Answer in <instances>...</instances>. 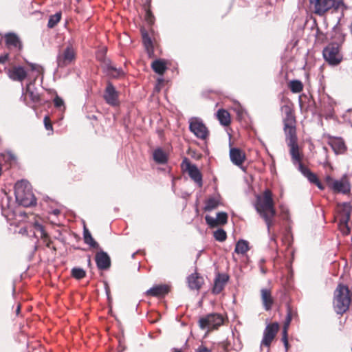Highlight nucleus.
<instances>
[{"mask_svg": "<svg viewBox=\"0 0 352 352\" xmlns=\"http://www.w3.org/2000/svg\"><path fill=\"white\" fill-rule=\"evenodd\" d=\"M282 111L285 113L283 118L284 132L287 144L289 148V154L292 162L294 165H303L302 162L303 153L298 144V137L296 133V118L294 109L292 103L283 105L281 107Z\"/></svg>", "mask_w": 352, "mask_h": 352, "instance_id": "nucleus-1", "label": "nucleus"}, {"mask_svg": "<svg viewBox=\"0 0 352 352\" xmlns=\"http://www.w3.org/2000/svg\"><path fill=\"white\" fill-rule=\"evenodd\" d=\"M310 9L316 15L324 16L327 13H336L347 9L343 0H309Z\"/></svg>", "mask_w": 352, "mask_h": 352, "instance_id": "nucleus-2", "label": "nucleus"}, {"mask_svg": "<svg viewBox=\"0 0 352 352\" xmlns=\"http://www.w3.org/2000/svg\"><path fill=\"white\" fill-rule=\"evenodd\" d=\"M14 194L16 201L21 206L29 207L36 204V199L28 181L17 182L14 186Z\"/></svg>", "mask_w": 352, "mask_h": 352, "instance_id": "nucleus-3", "label": "nucleus"}, {"mask_svg": "<svg viewBox=\"0 0 352 352\" xmlns=\"http://www.w3.org/2000/svg\"><path fill=\"white\" fill-rule=\"evenodd\" d=\"M351 302V294L349 287L340 284L335 291L333 300L334 309L337 314H343L349 308Z\"/></svg>", "mask_w": 352, "mask_h": 352, "instance_id": "nucleus-4", "label": "nucleus"}, {"mask_svg": "<svg viewBox=\"0 0 352 352\" xmlns=\"http://www.w3.org/2000/svg\"><path fill=\"white\" fill-rule=\"evenodd\" d=\"M254 206L260 216L276 212L275 203L272 191L266 189L261 195L256 196Z\"/></svg>", "mask_w": 352, "mask_h": 352, "instance_id": "nucleus-5", "label": "nucleus"}, {"mask_svg": "<svg viewBox=\"0 0 352 352\" xmlns=\"http://www.w3.org/2000/svg\"><path fill=\"white\" fill-rule=\"evenodd\" d=\"M325 182L334 193H342L347 195L351 194V184L346 175L342 176L340 179H334L331 176L327 175L325 177Z\"/></svg>", "mask_w": 352, "mask_h": 352, "instance_id": "nucleus-6", "label": "nucleus"}, {"mask_svg": "<svg viewBox=\"0 0 352 352\" xmlns=\"http://www.w3.org/2000/svg\"><path fill=\"white\" fill-rule=\"evenodd\" d=\"M322 56L325 61L332 66L339 65L342 60L340 46L335 42L329 43L324 48Z\"/></svg>", "mask_w": 352, "mask_h": 352, "instance_id": "nucleus-7", "label": "nucleus"}, {"mask_svg": "<svg viewBox=\"0 0 352 352\" xmlns=\"http://www.w3.org/2000/svg\"><path fill=\"white\" fill-rule=\"evenodd\" d=\"M224 320L225 318L221 314L212 313L200 318L198 324L201 329H208V330H214L218 329L219 327L223 325Z\"/></svg>", "mask_w": 352, "mask_h": 352, "instance_id": "nucleus-8", "label": "nucleus"}, {"mask_svg": "<svg viewBox=\"0 0 352 352\" xmlns=\"http://www.w3.org/2000/svg\"><path fill=\"white\" fill-rule=\"evenodd\" d=\"M181 167L183 171L187 172L189 177L199 187L203 186V176L200 170L198 169L195 164H193L190 161L185 157L181 164Z\"/></svg>", "mask_w": 352, "mask_h": 352, "instance_id": "nucleus-9", "label": "nucleus"}, {"mask_svg": "<svg viewBox=\"0 0 352 352\" xmlns=\"http://www.w3.org/2000/svg\"><path fill=\"white\" fill-rule=\"evenodd\" d=\"M76 59V51L72 45H67L57 56V65L59 67H65L72 64Z\"/></svg>", "mask_w": 352, "mask_h": 352, "instance_id": "nucleus-10", "label": "nucleus"}, {"mask_svg": "<svg viewBox=\"0 0 352 352\" xmlns=\"http://www.w3.org/2000/svg\"><path fill=\"white\" fill-rule=\"evenodd\" d=\"M189 122V129L197 138L201 140L207 138L209 131L200 119L192 118Z\"/></svg>", "mask_w": 352, "mask_h": 352, "instance_id": "nucleus-11", "label": "nucleus"}, {"mask_svg": "<svg viewBox=\"0 0 352 352\" xmlns=\"http://www.w3.org/2000/svg\"><path fill=\"white\" fill-rule=\"evenodd\" d=\"M279 329L280 325L277 322L268 324L263 331V336L261 343V346L270 347Z\"/></svg>", "mask_w": 352, "mask_h": 352, "instance_id": "nucleus-12", "label": "nucleus"}, {"mask_svg": "<svg viewBox=\"0 0 352 352\" xmlns=\"http://www.w3.org/2000/svg\"><path fill=\"white\" fill-rule=\"evenodd\" d=\"M338 210L339 213V221L346 228L345 233L350 232V228L348 222L350 219L352 208L349 203H341L338 204Z\"/></svg>", "mask_w": 352, "mask_h": 352, "instance_id": "nucleus-13", "label": "nucleus"}, {"mask_svg": "<svg viewBox=\"0 0 352 352\" xmlns=\"http://www.w3.org/2000/svg\"><path fill=\"white\" fill-rule=\"evenodd\" d=\"M103 98L108 104L112 107H117L120 104L119 93L109 81L107 82L104 89Z\"/></svg>", "mask_w": 352, "mask_h": 352, "instance_id": "nucleus-14", "label": "nucleus"}, {"mask_svg": "<svg viewBox=\"0 0 352 352\" xmlns=\"http://www.w3.org/2000/svg\"><path fill=\"white\" fill-rule=\"evenodd\" d=\"M8 76L13 81L23 82L28 76V72L22 66L14 65L6 70Z\"/></svg>", "mask_w": 352, "mask_h": 352, "instance_id": "nucleus-15", "label": "nucleus"}, {"mask_svg": "<svg viewBox=\"0 0 352 352\" xmlns=\"http://www.w3.org/2000/svg\"><path fill=\"white\" fill-rule=\"evenodd\" d=\"M328 144L331 146L336 154H344L347 147L342 138L328 135Z\"/></svg>", "mask_w": 352, "mask_h": 352, "instance_id": "nucleus-16", "label": "nucleus"}, {"mask_svg": "<svg viewBox=\"0 0 352 352\" xmlns=\"http://www.w3.org/2000/svg\"><path fill=\"white\" fill-rule=\"evenodd\" d=\"M170 286L166 284L156 285L145 292V296L155 298H163L169 293Z\"/></svg>", "mask_w": 352, "mask_h": 352, "instance_id": "nucleus-17", "label": "nucleus"}, {"mask_svg": "<svg viewBox=\"0 0 352 352\" xmlns=\"http://www.w3.org/2000/svg\"><path fill=\"white\" fill-rule=\"evenodd\" d=\"M229 280V276L226 274L218 273L214 280L212 292L214 294H220Z\"/></svg>", "mask_w": 352, "mask_h": 352, "instance_id": "nucleus-18", "label": "nucleus"}, {"mask_svg": "<svg viewBox=\"0 0 352 352\" xmlns=\"http://www.w3.org/2000/svg\"><path fill=\"white\" fill-rule=\"evenodd\" d=\"M6 45L8 48H14L19 52H20L23 49V44L19 38V37L15 34L12 32L7 33L4 36Z\"/></svg>", "mask_w": 352, "mask_h": 352, "instance_id": "nucleus-19", "label": "nucleus"}, {"mask_svg": "<svg viewBox=\"0 0 352 352\" xmlns=\"http://www.w3.org/2000/svg\"><path fill=\"white\" fill-rule=\"evenodd\" d=\"M228 214L225 212H220L217 214V219L206 215L205 220L208 226L211 228L217 227L219 225H225L228 222Z\"/></svg>", "mask_w": 352, "mask_h": 352, "instance_id": "nucleus-20", "label": "nucleus"}, {"mask_svg": "<svg viewBox=\"0 0 352 352\" xmlns=\"http://www.w3.org/2000/svg\"><path fill=\"white\" fill-rule=\"evenodd\" d=\"M261 299L265 310H271L274 304V298L272 296V289L270 288L261 289Z\"/></svg>", "mask_w": 352, "mask_h": 352, "instance_id": "nucleus-21", "label": "nucleus"}, {"mask_svg": "<svg viewBox=\"0 0 352 352\" xmlns=\"http://www.w3.org/2000/svg\"><path fill=\"white\" fill-rule=\"evenodd\" d=\"M141 35L144 46L146 49L148 57L153 58L155 56L153 49L154 46L151 36L149 35L148 31L144 28H141Z\"/></svg>", "mask_w": 352, "mask_h": 352, "instance_id": "nucleus-22", "label": "nucleus"}, {"mask_svg": "<svg viewBox=\"0 0 352 352\" xmlns=\"http://www.w3.org/2000/svg\"><path fill=\"white\" fill-rule=\"evenodd\" d=\"M95 260L99 270H107L111 266V258L107 253L104 251L97 252Z\"/></svg>", "mask_w": 352, "mask_h": 352, "instance_id": "nucleus-23", "label": "nucleus"}, {"mask_svg": "<svg viewBox=\"0 0 352 352\" xmlns=\"http://www.w3.org/2000/svg\"><path fill=\"white\" fill-rule=\"evenodd\" d=\"M298 170L311 184H315L319 189L323 190L324 188L317 175L314 173L311 172L307 166L305 165H300Z\"/></svg>", "mask_w": 352, "mask_h": 352, "instance_id": "nucleus-24", "label": "nucleus"}, {"mask_svg": "<svg viewBox=\"0 0 352 352\" xmlns=\"http://www.w3.org/2000/svg\"><path fill=\"white\" fill-rule=\"evenodd\" d=\"M231 162L236 166H241L246 160L245 153L240 148H231L230 150Z\"/></svg>", "mask_w": 352, "mask_h": 352, "instance_id": "nucleus-25", "label": "nucleus"}, {"mask_svg": "<svg viewBox=\"0 0 352 352\" xmlns=\"http://www.w3.org/2000/svg\"><path fill=\"white\" fill-rule=\"evenodd\" d=\"M34 228L35 230L40 233V237L43 241V243L45 244L46 247L48 248H52L54 252L56 251V248L54 246H52V241L51 240L50 236L45 230L44 227L38 222H35L34 223Z\"/></svg>", "mask_w": 352, "mask_h": 352, "instance_id": "nucleus-26", "label": "nucleus"}, {"mask_svg": "<svg viewBox=\"0 0 352 352\" xmlns=\"http://www.w3.org/2000/svg\"><path fill=\"white\" fill-rule=\"evenodd\" d=\"M187 279L188 287L193 290H199L204 283V278L197 272L191 274Z\"/></svg>", "mask_w": 352, "mask_h": 352, "instance_id": "nucleus-27", "label": "nucleus"}, {"mask_svg": "<svg viewBox=\"0 0 352 352\" xmlns=\"http://www.w3.org/2000/svg\"><path fill=\"white\" fill-rule=\"evenodd\" d=\"M104 67L107 75L112 78H118L124 75L123 70L121 68H117L112 65L110 60L104 61Z\"/></svg>", "mask_w": 352, "mask_h": 352, "instance_id": "nucleus-28", "label": "nucleus"}, {"mask_svg": "<svg viewBox=\"0 0 352 352\" xmlns=\"http://www.w3.org/2000/svg\"><path fill=\"white\" fill-rule=\"evenodd\" d=\"M11 201L12 198L8 196L7 193H5L4 196L1 199L2 214L6 218H9L12 212L10 208Z\"/></svg>", "mask_w": 352, "mask_h": 352, "instance_id": "nucleus-29", "label": "nucleus"}, {"mask_svg": "<svg viewBox=\"0 0 352 352\" xmlns=\"http://www.w3.org/2000/svg\"><path fill=\"white\" fill-rule=\"evenodd\" d=\"M152 69L159 75H163L167 69V61L164 59H156L151 65Z\"/></svg>", "mask_w": 352, "mask_h": 352, "instance_id": "nucleus-30", "label": "nucleus"}, {"mask_svg": "<svg viewBox=\"0 0 352 352\" xmlns=\"http://www.w3.org/2000/svg\"><path fill=\"white\" fill-rule=\"evenodd\" d=\"M217 117L221 124L223 126H228L231 122V118L230 113L223 109H219L217 113Z\"/></svg>", "mask_w": 352, "mask_h": 352, "instance_id": "nucleus-31", "label": "nucleus"}, {"mask_svg": "<svg viewBox=\"0 0 352 352\" xmlns=\"http://www.w3.org/2000/svg\"><path fill=\"white\" fill-rule=\"evenodd\" d=\"M154 161L160 164H164L168 161V155L161 148H156L153 153Z\"/></svg>", "mask_w": 352, "mask_h": 352, "instance_id": "nucleus-32", "label": "nucleus"}, {"mask_svg": "<svg viewBox=\"0 0 352 352\" xmlns=\"http://www.w3.org/2000/svg\"><path fill=\"white\" fill-rule=\"evenodd\" d=\"M287 316L284 324L290 325L292 320H298L296 309L294 308L290 303H287Z\"/></svg>", "mask_w": 352, "mask_h": 352, "instance_id": "nucleus-33", "label": "nucleus"}, {"mask_svg": "<svg viewBox=\"0 0 352 352\" xmlns=\"http://www.w3.org/2000/svg\"><path fill=\"white\" fill-rule=\"evenodd\" d=\"M31 85L32 83L27 85L25 94L30 98L33 103L38 104L41 101V96L38 92L31 89Z\"/></svg>", "mask_w": 352, "mask_h": 352, "instance_id": "nucleus-34", "label": "nucleus"}, {"mask_svg": "<svg viewBox=\"0 0 352 352\" xmlns=\"http://www.w3.org/2000/svg\"><path fill=\"white\" fill-rule=\"evenodd\" d=\"M220 205V198L217 197H209L205 202L204 210L210 212L216 209Z\"/></svg>", "mask_w": 352, "mask_h": 352, "instance_id": "nucleus-35", "label": "nucleus"}, {"mask_svg": "<svg viewBox=\"0 0 352 352\" xmlns=\"http://www.w3.org/2000/svg\"><path fill=\"white\" fill-rule=\"evenodd\" d=\"M83 237L84 241L86 244L89 245L90 247L95 249L99 248V244L94 239L86 226H84Z\"/></svg>", "mask_w": 352, "mask_h": 352, "instance_id": "nucleus-36", "label": "nucleus"}, {"mask_svg": "<svg viewBox=\"0 0 352 352\" xmlns=\"http://www.w3.org/2000/svg\"><path fill=\"white\" fill-rule=\"evenodd\" d=\"M144 9L145 11V21L149 25H152L155 22V16L151 10V0H149L146 5L144 6Z\"/></svg>", "mask_w": 352, "mask_h": 352, "instance_id": "nucleus-37", "label": "nucleus"}, {"mask_svg": "<svg viewBox=\"0 0 352 352\" xmlns=\"http://www.w3.org/2000/svg\"><path fill=\"white\" fill-rule=\"evenodd\" d=\"M288 87L291 91L294 94H298L303 90V84L300 80H293L289 82Z\"/></svg>", "mask_w": 352, "mask_h": 352, "instance_id": "nucleus-38", "label": "nucleus"}, {"mask_svg": "<svg viewBox=\"0 0 352 352\" xmlns=\"http://www.w3.org/2000/svg\"><path fill=\"white\" fill-rule=\"evenodd\" d=\"M249 250L248 243L244 240L239 241L235 246L234 252L237 254H244Z\"/></svg>", "mask_w": 352, "mask_h": 352, "instance_id": "nucleus-39", "label": "nucleus"}, {"mask_svg": "<svg viewBox=\"0 0 352 352\" xmlns=\"http://www.w3.org/2000/svg\"><path fill=\"white\" fill-rule=\"evenodd\" d=\"M276 214V212L272 214L270 213L260 216L265 222L269 232H270L272 227L274 226L275 223L274 217Z\"/></svg>", "mask_w": 352, "mask_h": 352, "instance_id": "nucleus-40", "label": "nucleus"}, {"mask_svg": "<svg viewBox=\"0 0 352 352\" xmlns=\"http://www.w3.org/2000/svg\"><path fill=\"white\" fill-rule=\"evenodd\" d=\"M61 17V12H58L56 14L51 15L47 23V27L49 28H54L60 22Z\"/></svg>", "mask_w": 352, "mask_h": 352, "instance_id": "nucleus-41", "label": "nucleus"}, {"mask_svg": "<svg viewBox=\"0 0 352 352\" xmlns=\"http://www.w3.org/2000/svg\"><path fill=\"white\" fill-rule=\"evenodd\" d=\"M71 275L74 278L80 280L85 277L86 272L82 268L74 267L71 271Z\"/></svg>", "mask_w": 352, "mask_h": 352, "instance_id": "nucleus-42", "label": "nucleus"}, {"mask_svg": "<svg viewBox=\"0 0 352 352\" xmlns=\"http://www.w3.org/2000/svg\"><path fill=\"white\" fill-rule=\"evenodd\" d=\"M214 239L220 242H223L226 241L227 238V234L226 232L221 228H219L214 232L213 233Z\"/></svg>", "mask_w": 352, "mask_h": 352, "instance_id": "nucleus-43", "label": "nucleus"}, {"mask_svg": "<svg viewBox=\"0 0 352 352\" xmlns=\"http://www.w3.org/2000/svg\"><path fill=\"white\" fill-rule=\"evenodd\" d=\"M54 104L56 108H60L61 107L65 108L63 100L57 95L54 99Z\"/></svg>", "mask_w": 352, "mask_h": 352, "instance_id": "nucleus-44", "label": "nucleus"}, {"mask_svg": "<svg viewBox=\"0 0 352 352\" xmlns=\"http://www.w3.org/2000/svg\"><path fill=\"white\" fill-rule=\"evenodd\" d=\"M44 124L47 130H52V124L49 116H45L44 118Z\"/></svg>", "mask_w": 352, "mask_h": 352, "instance_id": "nucleus-45", "label": "nucleus"}, {"mask_svg": "<svg viewBox=\"0 0 352 352\" xmlns=\"http://www.w3.org/2000/svg\"><path fill=\"white\" fill-rule=\"evenodd\" d=\"M197 352H212V349L204 346L200 345L197 349Z\"/></svg>", "mask_w": 352, "mask_h": 352, "instance_id": "nucleus-46", "label": "nucleus"}, {"mask_svg": "<svg viewBox=\"0 0 352 352\" xmlns=\"http://www.w3.org/2000/svg\"><path fill=\"white\" fill-rule=\"evenodd\" d=\"M9 54L6 53L3 55L0 56V64H4L9 60Z\"/></svg>", "mask_w": 352, "mask_h": 352, "instance_id": "nucleus-47", "label": "nucleus"}, {"mask_svg": "<svg viewBox=\"0 0 352 352\" xmlns=\"http://www.w3.org/2000/svg\"><path fill=\"white\" fill-rule=\"evenodd\" d=\"M289 325L283 324V336H285V338H288V329H289Z\"/></svg>", "mask_w": 352, "mask_h": 352, "instance_id": "nucleus-48", "label": "nucleus"}, {"mask_svg": "<svg viewBox=\"0 0 352 352\" xmlns=\"http://www.w3.org/2000/svg\"><path fill=\"white\" fill-rule=\"evenodd\" d=\"M281 340L284 343L286 350H287L289 346L288 338H285V336H282Z\"/></svg>", "mask_w": 352, "mask_h": 352, "instance_id": "nucleus-49", "label": "nucleus"}, {"mask_svg": "<svg viewBox=\"0 0 352 352\" xmlns=\"http://www.w3.org/2000/svg\"><path fill=\"white\" fill-rule=\"evenodd\" d=\"M105 292H106V294L108 297V299L109 300L110 299V295H111V292H110V289H109V287L108 286L107 284L105 285Z\"/></svg>", "mask_w": 352, "mask_h": 352, "instance_id": "nucleus-50", "label": "nucleus"}, {"mask_svg": "<svg viewBox=\"0 0 352 352\" xmlns=\"http://www.w3.org/2000/svg\"><path fill=\"white\" fill-rule=\"evenodd\" d=\"M339 226H340L341 231L342 232V233L344 234L347 235V234H349V233H345V232H346V228L343 225H341L340 222H339Z\"/></svg>", "mask_w": 352, "mask_h": 352, "instance_id": "nucleus-51", "label": "nucleus"}, {"mask_svg": "<svg viewBox=\"0 0 352 352\" xmlns=\"http://www.w3.org/2000/svg\"><path fill=\"white\" fill-rule=\"evenodd\" d=\"M21 312V304H18L17 305V307H16V315H19Z\"/></svg>", "mask_w": 352, "mask_h": 352, "instance_id": "nucleus-52", "label": "nucleus"}, {"mask_svg": "<svg viewBox=\"0 0 352 352\" xmlns=\"http://www.w3.org/2000/svg\"><path fill=\"white\" fill-rule=\"evenodd\" d=\"M320 36H324L323 33L320 30V29L317 28V37L320 38Z\"/></svg>", "mask_w": 352, "mask_h": 352, "instance_id": "nucleus-53", "label": "nucleus"}, {"mask_svg": "<svg viewBox=\"0 0 352 352\" xmlns=\"http://www.w3.org/2000/svg\"><path fill=\"white\" fill-rule=\"evenodd\" d=\"M1 175H2V165L0 163V177L1 176Z\"/></svg>", "mask_w": 352, "mask_h": 352, "instance_id": "nucleus-54", "label": "nucleus"}, {"mask_svg": "<svg viewBox=\"0 0 352 352\" xmlns=\"http://www.w3.org/2000/svg\"><path fill=\"white\" fill-rule=\"evenodd\" d=\"M8 157L10 160H14L13 157L12 155H8Z\"/></svg>", "mask_w": 352, "mask_h": 352, "instance_id": "nucleus-55", "label": "nucleus"}]
</instances>
